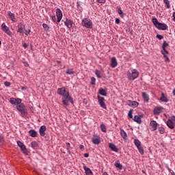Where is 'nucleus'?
<instances>
[{
	"label": "nucleus",
	"instance_id": "9d476101",
	"mask_svg": "<svg viewBox=\"0 0 175 175\" xmlns=\"http://www.w3.org/2000/svg\"><path fill=\"white\" fill-rule=\"evenodd\" d=\"M22 100L21 98H11L10 100V103L11 105H18L20 103H21Z\"/></svg>",
	"mask_w": 175,
	"mask_h": 175
},
{
	"label": "nucleus",
	"instance_id": "5fc2aeb1",
	"mask_svg": "<svg viewBox=\"0 0 175 175\" xmlns=\"http://www.w3.org/2000/svg\"><path fill=\"white\" fill-rule=\"evenodd\" d=\"M116 24H120V19L119 18H116Z\"/></svg>",
	"mask_w": 175,
	"mask_h": 175
},
{
	"label": "nucleus",
	"instance_id": "3c124183",
	"mask_svg": "<svg viewBox=\"0 0 175 175\" xmlns=\"http://www.w3.org/2000/svg\"><path fill=\"white\" fill-rule=\"evenodd\" d=\"M99 3H105L106 2V0H97Z\"/></svg>",
	"mask_w": 175,
	"mask_h": 175
},
{
	"label": "nucleus",
	"instance_id": "052dcab7",
	"mask_svg": "<svg viewBox=\"0 0 175 175\" xmlns=\"http://www.w3.org/2000/svg\"><path fill=\"white\" fill-rule=\"evenodd\" d=\"M57 64H61V61H57Z\"/></svg>",
	"mask_w": 175,
	"mask_h": 175
},
{
	"label": "nucleus",
	"instance_id": "c03bdc74",
	"mask_svg": "<svg viewBox=\"0 0 175 175\" xmlns=\"http://www.w3.org/2000/svg\"><path fill=\"white\" fill-rule=\"evenodd\" d=\"M156 38H157V39H159V40H162V39H163V36L157 34Z\"/></svg>",
	"mask_w": 175,
	"mask_h": 175
},
{
	"label": "nucleus",
	"instance_id": "f3484780",
	"mask_svg": "<svg viewBox=\"0 0 175 175\" xmlns=\"http://www.w3.org/2000/svg\"><path fill=\"white\" fill-rule=\"evenodd\" d=\"M142 117L143 115H136L134 116V121L137 124H142Z\"/></svg>",
	"mask_w": 175,
	"mask_h": 175
},
{
	"label": "nucleus",
	"instance_id": "6e6552de",
	"mask_svg": "<svg viewBox=\"0 0 175 175\" xmlns=\"http://www.w3.org/2000/svg\"><path fill=\"white\" fill-rule=\"evenodd\" d=\"M97 99H98V103H99L100 107H102L103 109H105L106 110V109H107V107L106 106V103H105L106 100H105V98L98 95Z\"/></svg>",
	"mask_w": 175,
	"mask_h": 175
},
{
	"label": "nucleus",
	"instance_id": "de8ad7c7",
	"mask_svg": "<svg viewBox=\"0 0 175 175\" xmlns=\"http://www.w3.org/2000/svg\"><path fill=\"white\" fill-rule=\"evenodd\" d=\"M29 33H31V29H28V30L25 31L26 36H28V35H29Z\"/></svg>",
	"mask_w": 175,
	"mask_h": 175
},
{
	"label": "nucleus",
	"instance_id": "69168bd1",
	"mask_svg": "<svg viewBox=\"0 0 175 175\" xmlns=\"http://www.w3.org/2000/svg\"><path fill=\"white\" fill-rule=\"evenodd\" d=\"M0 44H2V42L0 41Z\"/></svg>",
	"mask_w": 175,
	"mask_h": 175
},
{
	"label": "nucleus",
	"instance_id": "ea45409f",
	"mask_svg": "<svg viewBox=\"0 0 175 175\" xmlns=\"http://www.w3.org/2000/svg\"><path fill=\"white\" fill-rule=\"evenodd\" d=\"M66 73L67 75H75V71L72 69H68Z\"/></svg>",
	"mask_w": 175,
	"mask_h": 175
},
{
	"label": "nucleus",
	"instance_id": "39448f33",
	"mask_svg": "<svg viewBox=\"0 0 175 175\" xmlns=\"http://www.w3.org/2000/svg\"><path fill=\"white\" fill-rule=\"evenodd\" d=\"M82 25L87 29H92V21L91 19L85 18L82 20Z\"/></svg>",
	"mask_w": 175,
	"mask_h": 175
},
{
	"label": "nucleus",
	"instance_id": "e2e57ef3",
	"mask_svg": "<svg viewBox=\"0 0 175 175\" xmlns=\"http://www.w3.org/2000/svg\"><path fill=\"white\" fill-rule=\"evenodd\" d=\"M142 172L144 174H146V172H144V170H142Z\"/></svg>",
	"mask_w": 175,
	"mask_h": 175
},
{
	"label": "nucleus",
	"instance_id": "b1692460",
	"mask_svg": "<svg viewBox=\"0 0 175 175\" xmlns=\"http://www.w3.org/2000/svg\"><path fill=\"white\" fill-rule=\"evenodd\" d=\"M29 134L31 137H38V132L33 129L30 130Z\"/></svg>",
	"mask_w": 175,
	"mask_h": 175
},
{
	"label": "nucleus",
	"instance_id": "72a5a7b5",
	"mask_svg": "<svg viewBox=\"0 0 175 175\" xmlns=\"http://www.w3.org/2000/svg\"><path fill=\"white\" fill-rule=\"evenodd\" d=\"M160 100H161L162 102H165V103L167 102V98H166L165 96V94H163V93L161 94V97Z\"/></svg>",
	"mask_w": 175,
	"mask_h": 175
},
{
	"label": "nucleus",
	"instance_id": "bb28decb",
	"mask_svg": "<svg viewBox=\"0 0 175 175\" xmlns=\"http://www.w3.org/2000/svg\"><path fill=\"white\" fill-rule=\"evenodd\" d=\"M134 144L136 146L137 148L142 146V142L138 139H134Z\"/></svg>",
	"mask_w": 175,
	"mask_h": 175
},
{
	"label": "nucleus",
	"instance_id": "7c9ffc66",
	"mask_svg": "<svg viewBox=\"0 0 175 175\" xmlns=\"http://www.w3.org/2000/svg\"><path fill=\"white\" fill-rule=\"evenodd\" d=\"M118 14H120L122 18H124V17H125V15L124 14V12H122V10H121V8H118Z\"/></svg>",
	"mask_w": 175,
	"mask_h": 175
},
{
	"label": "nucleus",
	"instance_id": "7ed1b4c3",
	"mask_svg": "<svg viewBox=\"0 0 175 175\" xmlns=\"http://www.w3.org/2000/svg\"><path fill=\"white\" fill-rule=\"evenodd\" d=\"M152 21L154 25V27H156V28H157V29H159V31H165V29H167V25L165 24V23H159L158 21V19H157V18H153L152 19Z\"/></svg>",
	"mask_w": 175,
	"mask_h": 175
},
{
	"label": "nucleus",
	"instance_id": "c9c22d12",
	"mask_svg": "<svg viewBox=\"0 0 175 175\" xmlns=\"http://www.w3.org/2000/svg\"><path fill=\"white\" fill-rule=\"evenodd\" d=\"M158 131L161 135H163V133H165V129L162 126L159 127Z\"/></svg>",
	"mask_w": 175,
	"mask_h": 175
},
{
	"label": "nucleus",
	"instance_id": "aec40b11",
	"mask_svg": "<svg viewBox=\"0 0 175 175\" xmlns=\"http://www.w3.org/2000/svg\"><path fill=\"white\" fill-rule=\"evenodd\" d=\"M142 98L144 102H146V103H148V102L150 101V95H148L146 92H142Z\"/></svg>",
	"mask_w": 175,
	"mask_h": 175
},
{
	"label": "nucleus",
	"instance_id": "6e6d98bb",
	"mask_svg": "<svg viewBox=\"0 0 175 175\" xmlns=\"http://www.w3.org/2000/svg\"><path fill=\"white\" fill-rule=\"evenodd\" d=\"M79 148H80V150H84V146L80 145Z\"/></svg>",
	"mask_w": 175,
	"mask_h": 175
},
{
	"label": "nucleus",
	"instance_id": "4be33fe9",
	"mask_svg": "<svg viewBox=\"0 0 175 175\" xmlns=\"http://www.w3.org/2000/svg\"><path fill=\"white\" fill-rule=\"evenodd\" d=\"M83 169L86 175H94V173H92V171L91 170V169H90V167L84 165Z\"/></svg>",
	"mask_w": 175,
	"mask_h": 175
},
{
	"label": "nucleus",
	"instance_id": "f03ea898",
	"mask_svg": "<svg viewBox=\"0 0 175 175\" xmlns=\"http://www.w3.org/2000/svg\"><path fill=\"white\" fill-rule=\"evenodd\" d=\"M139 71L136 69L131 68L130 70L126 72V77L130 81L136 80L139 77Z\"/></svg>",
	"mask_w": 175,
	"mask_h": 175
},
{
	"label": "nucleus",
	"instance_id": "0eeeda50",
	"mask_svg": "<svg viewBox=\"0 0 175 175\" xmlns=\"http://www.w3.org/2000/svg\"><path fill=\"white\" fill-rule=\"evenodd\" d=\"M167 126L170 129H174L175 126V116H172L170 119L167 121Z\"/></svg>",
	"mask_w": 175,
	"mask_h": 175
},
{
	"label": "nucleus",
	"instance_id": "a878e982",
	"mask_svg": "<svg viewBox=\"0 0 175 175\" xmlns=\"http://www.w3.org/2000/svg\"><path fill=\"white\" fill-rule=\"evenodd\" d=\"M98 94H100V95H102V96H107V92H106V90H105V89L103 88L98 90Z\"/></svg>",
	"mask_w": 175,
	"mask_h": 175
},
{
	"label": "nucleus",
	"instance_id": "a211bd4d",
	"mask_svg": "<svg viewBox=\"0 0 175 175\" xmlns=\"http://www.w3.org/2000/svg\"><path fill=\"white\" fill-rule=\"evenodd\" d=\"M109 147L110 149H111L112 151H114V152H118V151H119L118 148H117V146H116L113 143H109Z\"/></svg>",
	"mask_w": 175,
	"mask_h": 175
},
{
	"label": "nucleus",
	"instance_id": "4d7b16f0",
	"mask_svg": "<svg viewBox=\"0 0 175 175\" xmlns=\"http://www.w3.org/2000/svg\"><path fill=\"white\" fill-rule=\"evenodd\" d=\"M0 142H3V137L0 135Z\"/></svg>",
	"mask_w": 175,
	"mask_h": 175
},
{
	"label": "nucleus",
	"instance_id": "1a4fd4ad",
	"mask_svg": "<svg viewBox=\"0 0 175 175\" xmlns=\"http://www.w3.org/2000/svg\"><path fill=\"white\" fill-rule=\"evenodd\" d=\"M150 130L152 132H154V131H157L158 128V123L157 122V121H154V120L150 121Z\"/></svg>",
	"mask_w": 175,
	"mask_h": 175
},
{
	"label": "nucleus",
	"instance_id": "dca6fc26",
	"mask_svg": "<svg viewBox=\"0 0 175 175\" xmlns=\"http://www.w3.org/2000/svg\"><path fill=\"white\" fill-rule=\"evenodd\" d=\"M64 25H66L69 29L72 28V27H73V21L66 19L64 22Z\"/></svg>",
	"mask_w": 175,
	"mask_h": 175
},
{
	"label": "nucleus",
	"instance_id": "9b49d317",
	"mask_svg": "<svg viewBox=\"0 0 175 175\" xmlns=\"http://www.w3.org/2000/svg\"><path fill=\"white\" fill-rule=\"evenodd\" d=\"M162 111H163V107H154V109L153 110V114H154V116H159V114H161V113H162Z\"/></svg>",
	"mask_w": 175,
	"mask_h": 175
},
{
	"label": "nucleus",
	"instance_id": "a18cd8bd",
	"mask_svg": "<svg viewBox=\"0 0 175 175\" xmlns=\"http://www.w3.org/2000/svg\"><path fill=\"white\" fill-rule=\"evenodd\" d=\"M51 20L53 23H55V21H57V18L55 17V15L51 16Z\"/></svg>",
	"mask_w": 175,
	"mask_h": 175
},
{
	"label": "nucleus",
	"instance_id": "4468645a",
	"mask_svg": "<svg viewBox=\"0 0 175 175\" xmlns=\"http://www.w3.org/2000/svg\"><path fill=\"white\" fill-rule=\"evenodd\" d=\"M46 126L44 125L41 126L40 129H39V133L40 135V136H42V137L45 136L46 135Z\"/></svg>",
	"mask_w": 175,
	"mask_h": 175
},
{
	"label": "nucleus",
	"instance_id": "79ce46f5",
	"mask_svg": "<svg viewBox=\"0 0 175 175\" xmlns=\"http://www.w3.org/2000/svg\"><path fill=\"white\" fill-rule=\"evenodd\" d=\"M167 46H169V44H167V42H166V41H164L163 46H162V49H166V47H167Z\"/></svg>",
	"mask_w": 175,
	"mask_h": 175
},
{
	"label": "nucleus",
	"instance_id": "13d9d810",
	"mask_svg": "<svg viewBox=\"0 0 175 175\" xmlns=\"http://www.w3.org/2000/svg\"><path fill=\"white\" fill-rule=\"evenodd\" d=\"M172 17H173L174 21H175V12L173 13Z\"/></svg>",
	"mask_w": 175,
	"mask_h": 175
},
{
	"label": "nucleus",
	"instance_id": "49530a36",
	"mask_svg": "<svg viewBox=\"0 0 175 175\" xmlns=\"http://www.w3.org/2000/svg\"><path fill=\"white\" fill-rule=\"evenodd\" d=\"M91 80H92V85H95V81H96L95 78H94V77H92L91 78Z\"/></svg>",
	"mask_w": 175,
	"mask_h": 175
},
{
	"label": "nucleus",
	"instance_id": "5701e85b",
	"mask_svg": "<svg viewBox=\"0 0 175 175\" xmlns=\"http://www.w3.org/2000/svg\"><path fill=\"white\" fill-rule=\"evenodd\" d=\"M120 136L122 137L124 140H128V134L124 130H120Z\"/></svg>",
	"mask_w": 175,
	"mask_h": 175
},
{
	"label": "nucleus",
	"instance_id": "864d4df0",
	"mask_svg": "<svg viewBox=\"0 0 175 175\" xmlns=\"http://www.w3.org/2000/svg\"><path fill=\"white\" fill-rule=\"evenodd\" d=\"M84 157L85 158H88V157H90V154L88 153H85Z\"/></svg>",
	"mask_w": 175,
	"mask_h": 175
},
{
	"label": "nucleus",
	"instance_id": "09e8293b",
	"mask_svg": "<svg viewBox=\"0 0 175 175\" xmlns=\"http://www.w3.org/2000/svg\"><path fill=\"white\" fill-rule=\"evenodd\" d=\"M4 85H5V87H10V82H5Z\"/></svg>",
	"mask_w": 175,
	"mask_h": 175
},
{
	"label": "nucleus",
	"instance_id": "c85d7f7f",
	"mask_svg": "<svg viewBox=\"0 0 175 175\" xmlns=\"http://www.w3.org/2000/svg\"><path fill=\"white\" fill-rule=\"evenodd\" d=\"M116 167L119 169L120 170H122V165L120 163V161H116L114 163Z\"/></svg>",
	"mask_w": 175,
	"mask_h": 175
},
{
	"label": "nucleus",
	"instance_id": "4c0bfd02",
	"mask_svg": "<svg viewBox=\"0 0 175 175\" xmlns=\"http://www.w3.org/2000/svg\"><path fill=\"white\" fill-rule=\"evenodd\" d=\"M100 129L102 132H106L107 131L106 126L104 124H100Z\"/></svg>",
	"mask_w": 175,
	"mask_h": 175
},
{
	"label": "nucleus",
	"instance_id": "338daca9",
	"mask_svg": "<svg viewBox=\"0 0 175 175\" xmlns=\"http://www.w3.org/2000/svg\"><path fill=\"white\" fill-rule=\"evenodd\" d=\"M172 175H175V174H174V173H173V174H172Z\"/></svg>",
	"mask_w": 175,
	"mask_h": 175
},
{
	"label": "nucleus",
	"instance_id": "680f3d73",
	"mask_svg": "<svg viewBox=\"0 0 175 175\" xmlns=\"http://www.w3.org/2000/svg\"><path fill=\"white\" fill-rule=\"evenodd\" d=\"M173 95H175V90H173Z\"/></svg>",
	"mask_w": 175,
	"mask_h": 175
},
{
	"label": "nucleus",
	"instance_id": "20e7f679",
	"mask_svg": "<svg viewBox=\"0 0 175 175\" xmlns=\"http://www.w3.org/2000/svg\"><path fill=\"white\" fill-rule=\"evenodd\" d=\"M16 109L18 111H19L22 116V117H25V116L28 115V111H27V107L23 103H19L16 106Z\"/></svg>",
	"mask_w": 175,
	"mask_h": 175
},
{
	"label": "nucleus",
	"instance_id": "e433bc0d",
	"mask_svg": "<svg viewBox=\"0 0 175 175\" xmlns=\"http://www.w3.org/2000/svg\"><path fill=\"white\" fill-rule=\"evenodd\" d=\"M95 75L98 79H102V75H100V71L96 70L95 71Z\"/></svg>",
	"mask_w": 175,
	"mask_h": 175
},
{
	"label": "nucleus",
	"instance_id": "6ab92c4d",
	"mask_svg": "<svg viewBox=\"0 0 175 175\" xmlns=\"http://www.w3.org/2000/svg\"><path fill=\"white\" fill-rule=\"evenodd\" d=\"M128 105L129 106H131V107H137L139 106V103L137 101H132L131 100H128Z\"/></svg>",
	"mask_w": 175,
	"mask_h": 175
},
{
	"label": "nucleus",
	"instance_id": "393cba45",
	"mask_svg": "<svg viewBox=\"0 0 175 175\" xmlns=\"http://www.w3.org/2000/svg\"><path fill=\"white\" fill-rule=\"evenodd\" d=\"M8 16L10 17V20L13 21L14 23H16L17 20H16V16H14V14L12 13V12H8Z\"/></svg>",
	"mask_w": 175,
	"mask_h": 175
},
{
	"label": "nucleus",
	"instance_id": "8fccbe9b",
	"mask_svg": "<svg viewBox=\"0 0 175 175\" xmlns=\"http://www.w3.org/2000/svg\"><path fill=\"white\" fill-rule=\"evenodd\" d=\"M165 59V62H170V59H169V57L167 56L166 57H164Z\"/></svg>",
	"mask_w": 175,
	"mask_h": 175
},
{
	"label": "nucleus",
	"instance_id": "f704fd0d",
	"mask_svg": "<svg viewBox=\"0 0 175 175\" xmlns=\"http://www.w3.org/2000/svg\"><path fill=\"white\" fill-rule=\"evenodd\" d=\"M161 53L163 55V57H166L167 56V54H169V52L166 49H162Z\"/></svg>",
	"mask_w": 175,
	"mask_h": 175
},
{
	"label": "nucleus",
	"instance_id": "ddd939ff",
	"mask_svg": "<svg viewBox=\"0 0 175 175\" xmlns=\"http://www.w3.org/2000/svg\"><path fill=\"white\" fill-rule=\"evenodd\" d=\"M17 144L18 147H20L22 150L23 154H27V152H28V150H27V148H25V145H24L23 142H21V141H18Z\"/></svg>",
	"mask_w": 175,
	"mask_h": 175
},
{
	"label": "nucleus",
	"instance_id": "0e129e2a",
	"mask_svg": "<svg viewBox=\"0 0 175 175\" xmlns=\"http://www.w3.org/2000/svg\"><path fill=\"white\" fill-rule=\"evenodd\" d=\"M21 90H25V88L22 87Z\"/></svg>",
	"mask_w": 175,
	"mask_h": 175
},
{
	"label": "nucleus",
	"instance_id": "603ef678",
	"mask_svg": "<svg viewBox=\"0 0 175 175\" xmlns=\"http://www.w3.org/2000/svg\"><path fill=\"white\" fill-rule=\"evenodd\" d=\"M23 47H24V49H27V47H28V44L27 43H23Z\"/></svg>",
	"mask_w": 175,
	"mask_h": 175
},
{
	"label": "nucleus",
	"instance_id": "a19ab883",
	"mask_svg": "<svg viewBox=\"0 0 175 175\" xmlns=\"http://www.w3.org/2000/svg\"><path fill=\"white\" fill-rule=\"evenodd\" d=\"M31 147H32V148H36V147H38V142H31Z\"/></svg>",
	"mask_w": 175,
	"mask_h": 175
},
{
	"label": "nucleus",
	"instance_id": "423d86ee",
	"mask_svg": "<svg viewBox=\"0 0 175 175\" xmlns=\"http://www.w3.org/2000/svg\"><path fill=\"white\" fill-rule=\"evenodd\" d=\"M1 29L2 31H3V32H5V33L8 35L9 36H13V33L12 32V31H10L9 27L6 26V24H5V23H2Z\"/></svg>",
	"mask_w": 175,
	"mask_h": 175
},
{
	"label": "nucleus",
	"instance_id": "f257e3e1",
	"mask_svg": "<svg viewBox=\"0 0 175 175\" xmlns=\"http://www.w3.org/2000/svg\"><path fill=\"white\" fill-rule=\"evenodd\" d=\"M57 94L58 95H61L62 98V103L63 105H65L66 106H69V102L70 103H72L73 105V98H72V96L69 94V90L66 89L65 87H62L57 89Z\"/></svg>",
	"mask_w": 175,
	"mask_h": 175
},
{
	"label": "nucleus",
	"instance_id": "bf43d9fd",
	"mask_svg": "<svg viewBox=\"0 0 175 175\" xmlns=\"http://www.w3.org/2000/svg\"><path fill=\"white\" fill-rule=\"evenodd\" d=\"M103 175H108L107 172H103Z\"/></svg>",
	"mask_w": 175,
	"mask_h": 175
},
{
	"label": "nucleus",
	"instance_id": "58836bf2",
	"mask_svg": "<svg viewBox=\"0 0 175 175\" xmlns=\"http://www.w3.org/2000/svg\"><path fill=\"white\" fill-rule=\"evenodd\" d=\"M42 27L43 28L45 29V31H49V29H50V27H49V25L46 23H43L42 24Z\"/></svg>",
	"mask_w": 175,
	"mask_h": 175
},
{
	"label": "nucleus",
	"instance_id": "2eb2a0df",
	"mask_svg": "<svg viewBox=\"0 0 175 175\" xmlns=\"http://www.w3.org/2000/svg\"><path fill=\"white\" fill-rule=\"evenodd\" d=\"M117 65H118V62H117V59L116 57H112L111 59V68H116Z\"/></svg>",
	"mask_w": 175,
	"mask_h": 175
},
{
	"label": "nucleus",
	"instance_id": "f8f14e48",
	"mask_svg": "<svg viewBox=\"0 0 175 175\" xmlns=\"http://www.w3.org/2000/svg\"><path fill=\"white\" fill-rule=\"evenodd\" d=\"M56 16L57 17V23H60L61 20H62V11H61V9L57 8L56 9Z\"/></svg>",
	"mask_w": 175,
	"mask_h": 175
},
{
	"label": "nucleus",
	"instance_id": "cd10ccee",
	"mask_svg": "<svg viewBox=\"0 0 175 175\" xmlns=\"http://www.w3.org/2000/svg\"><path fill=\"white\" fill-rule=\"evenodd\" d=\"M92 143L93 144H100V138L96 137V138H92Z\"/></svg>",
	"mask_w": 175,
	"mask_h": 175
},
{
	"label": "nucleus",
	"instance_id": "37998d69",
	"mask_svg": "<svg viewBox=\"0 0 175 175\" xmlns=\"http://www.w3.org/2000/svg\"><path fill=\"white\" fill-rule=\"evenodd\" d=\"M132 111L133 110L131 109L129 113H128V117H129V118H133V115H132Z\"/></svg>",
	"mask_w": 175,
	"mask_h": 175
},
{
	"label": "nucleus",
	"instance_id": "412c9836",
	"mask_svg": "<svg viewBox=\"0 0 175 175\" xmlns=\"http://www.w3.org/2000/svg\"><path fill=\"white\" fill-rule=\"evenodd\" d=\"M24 29H25V26L23 25V24L20 23L18 25V30L17 32L19 33H24Z\"/></svg>",
	"mask_w": 175,
	"mask_h": 175
},
{
	"label": "nucleus",
	"instance_id": "2f4dec72",
	"mask_svg": "<svg viewBox=\"0 0 175 175\" xmlns=\"http://www.w3.org/2000/svg\"><path fill=\"white\" fill-rule=\"evenodd\" d=\"M163 3L167 9H170V1L169 0H163Z\"/></svg>",
	"mask_w": 175,
	"mask_h": 175
},
{
	"label": "nucleus",
	"instance_id": "473e14b6",
	"mask_svg": "<svg viewBox=\"0 0 175 175\" xmlns=\"http://www.w3.org/2000/svg\"><path fill=\"white\" fill-rule=\"evenodd\" d=\"M139 152L141 154V155H144V149L143 148V146H139V148H137Z\"/></svg>",
	"mask_w": 175,
	"mask_h": 175
},
{
	"label": "nucleus",
	"instance_id": "c756f323",
	"mask_svg": "<svg viewBox=\"0 0 175 175\" xmlns=\"http://www.w3.org/2000/svg\"><path fill=\"white\" fill-rule=\"evenodd\" d=\"M66 150L68 155H70V143H66Z\"/></svg>",
	"mask_w": 175,
	"mask_h": 175
}]
</instances>
